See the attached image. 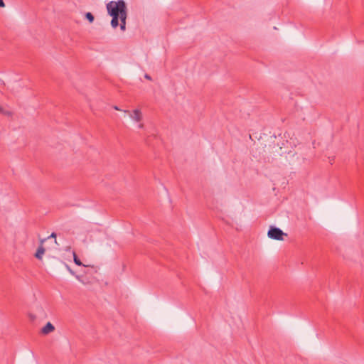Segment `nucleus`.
Returning a JSON list of instances; mask_svg holds the SVG:
<instances>
[{"instance_id": "obj_8", "label": "nucleus", "mask_w": 364, "mask_h": 364, "mask_svg": "<svg viewBox=\"0 0 364 364\" xmlns=\"http://www.w3.org/2000/svg\"><path fill=\"white\" fill-rule=\"evenodd\" d=\"M85 17L90 23H92L95 20L93 14L90 12L85 13Z\"/></svg>"}, {"instance_id": "obj_14", "label": "nucleus", "mask_w": 364, "mask_h": 364, "mask_svg": "<svg viewBox=\"0 0 364 364\" xmlns=\"http://www.w3.org/2000/svg\"><path fill=\"white\" fill-rule=\"evenodd\" d=\"M139 128H143V127H144V124H140L139 125Z\"/></svg>"}, {"instance_id": "obj_2", "label": "nucleus", "mask_w": 364, "mask_h": 364, "mask_svg": "<svg viewBox=\"0 0 364 364\" xmlns=\"http://www.w3.org/2000/svg\"><path fill=\"white\" fill-rule=\"evenodd\" d=\"M287 235L280 228L275 226H270L267 232V236L275 240H284V236Z\"/></svg>"}, {"instance_id": "obj_9", "label": "nucleus", "mask_w": 364, "mask_h": 364, "mask_svg": "<svg viewBox=\"0 0 364 364\" xmlns=\"http://www.w3.org/2000/svg\"><path fill=\"white\" fill-rule=\"evenodd\" d=\"M49 238H54L55 239V242L57 243V242H56V233L52 232L51 235L50 236H48L46 239L48 240Z\"/></svg>"}, {"instance_id": "obj_11", "label": "nucleus", "mask_w": 364, "mask_h": 364, "mask_svg": "<svg viewBox=\"0 0 364 364\" xmlns=\"http://www.w3.org/2000/svg\"><path fill=\"white\" fill-rule=\"evenodd\" d=\"M5 6V4L3 0H0V8L1 7H4Z\"/></svg>"}, {"instance_id": "obj_6", "label": "nucleus", "mask_w": 364, "mask_h": 364, "mask_svg": "<svg viewBox=\"0 0 364 364\" xmlns=\"http://www.w3.org/2000/svg\"><path fill=\"white\" fill-rule=\"evenodd\" d=\"M127 18V12L124 13V14L121 16V17H119V21H120V23H119V25L120 26V29L122 31H124L126 30Z\"/></svg>"}, {"instance_id": "obj_3", "label": "nucleus", "mask_w": 364, "mask_h": 364, "mask_svg": "<svg viewBox=\"0 0 364 364\" xmlns=\"http://www.w3.org/2000/svg\"><path fill=\"white\" fill-rule=\"evenodd\" d=\"M47 240L46 238L41 239L40 240V245L38 247L36 252L35 253L34 256L36 259L38 260H42L43 255H44L46 252V249L43 247V243Z\"/></svg>"}, {"instance_id": "obj_13", "label": "nucleus", "mask_w": 364, "mask_h": 364, "mask_svg": "<svg viewBox=\"0 0 364 364\" xmlns=\"http://www.w3.org/2000/svg\"><path fill=\"white\" fill-rule=\"evenodd\" d=\"M114 109H116V110H120L117 106H114Z\"/></svg>"}, {"instance_id": "obj_4", "label": "nucleus", "mask_w": 364, "mask_h": 364, "mask_svg": "<svg viewBox=\"0 0 364 364\" xmlns=\"http://www.w3.org/2000/svg\"><path fill=\"white\" fill-rule=\"evenodd\" d=\"M124 112L128 113L130 117L136 122H139L142 119V113L139 109L133 110L132 112L129 110H124Z\"/></svg>"}, {"instance_id": "obj_5", "label": "nucleus", "mask_w": 364, "mask_h": 364, "mask_svg": "<svg viewBox=\"0 0 364 364\" xmlns=\"http://www.w3.org/2000/svg\"><path fill=\"white\" fill-rule=\"evenodd\" d=\"M55 330V326L50 323L48 322L45 326H43L41 331V333L43 335H47Z\"/></svg>"}, {"instance_id": "obj_1", "label": "nucleus", "mask_w": 364, "mask_h": 364, "mask_svg": "<svg viewBox=\"0 0 364 364\" xmlns=\"http://www.w3.org/2000/svg\"><path fill=\"white\" fill-rule=\"evenodd\" d=\"M108 14L112 17L111 26L116 28L119 26V17L127 13V4L124 0L111 1L106 5Z\"/></svg>"}, {"instance_id": "obj_7", "label": "nucleus", "mask_w": 364, "mask_h": 364, "mask_svg": "<svg viewBox=\"0 0 364 364\" xmlns=\"http://www.w3.org/2000/svg\"><path fill=\"white\" fill-rule=\"evenodd\" d=\"M73 261L75 262V264L77 266H84V267H87V265H85L82 263V262L80 261V259L78 258L77 255H76V253L75 252H73Z\"/></svg>"}, {"instance_id": "obj_15", "label": "nucleus", "mask_w": 364, "mask_h": 364, "mask_svg": "<svg viewBox=\"0 0 364 364\" xmlns=\"http://www.w3.org/2000/svg\"><path fill=\"white\" fill-rule=\"evenodd\" d=\"M0 112H3V108L0 106Z\"/></svg>"}, {"instance_id": "obj_10", "label": "nucleus", "mask_w": 364, "mask_h": 364, "mask_svg": "<svg viewBox=\"0 0 364 364\" xmlns=\"http://www.w3.org/2000/svg\"><path fill=\"white\" fill-rule=\"evenodd\" d=\"M66 267L68 270L72 274H74V272L70 269V267L68 265H66Z\"/></svg>"}, {"instance_id": "obj_12", "label": "nucleus", "mask_w": 364, "mask_h": 364, "mask_svg": "<svg viewBox=\"0 0 364 364\" xmlns=\"http://www.w3.org/2000/svg\"><path fill=\"white\" fill-rule=\"evenodd\" d=\"M144 77L148 80H151V77L148 74H146Z\"/></svg>"}]
</instances>
